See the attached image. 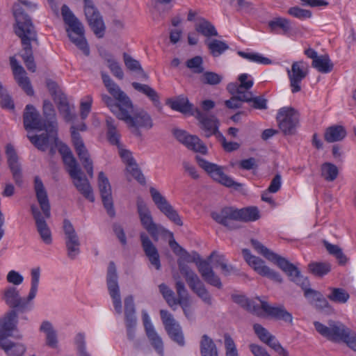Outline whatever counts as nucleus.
Here are the masks:
<instances>
[{"label": "nucleus", "instance_id": "nucleus-5", "mask_svg": "<svg viewBox=\"0 0 356 356\" xmlns=\"http://www.w3.org/2000/svg\"><path fill=\"white\" fill-rule=\"evenodd\" d=\"M212 218L219 224L235 229L237 227L236 221H255L259 218V211L257 207H251L241 209L232 207H225L220 212H212Z\"/></svg>", "mask_w": 356, "mask_h": 356}, {"label": "nucleus", "instance_id": "nucleus-56", "mask_svg": "<svg viewBox=\"0 0 356 356\" xmlns=\"http://www.w3.org/2000/svg\"><path fill=\"white\" fill-rule=\"evenodd\" d=\"M15 79L17 81L18 85L25 91V92L31 96L33 95V90L31 85L29 79L25 73H19L14 74Z\"/></svg>", "mask_w": 356, "mask_h": 356}, {"label": "nucleus", "instance_id": "nucleus-24", "mask_svg": "<svg viewBox=\"0 0 356 356\" xmlns=\"http://www.w3.org/2000/svg\"><path fill=\"white\" fill-rule=\"evenodd\" d=\"M253 329L259 339L264 343L267 344L276 353L282 356H288V351L284 348L275 337L271 334L265 327L260 324H254Z\"/></svg>", "mask_w": 356, "mask_h": 356}, {"label": "nucleus", "instance_id": "nucleus-42", "mask_svg": "<svg viewBox=\"0 0 356 356\" xmlns=\"http://www.w3.org/2000/svg\"><path fill=\"white\" fill-rule=\"evenodd\" d=\"M131 85L136 90L146 95L155 106H158L160 104L159 94L149 86L138 82H133Z\"/></svg>", "mask_w": 356, "mask_h": 356}, {"label": "nucleus", "instance_id": "nucleus-2", "mask_svg": "<svg viewBox=\"0 0 356 356\" xmlns=\"http://www.w3.org/2000/svg\"><path fill=\"white\" fill-rule=\"evenodd\" d=\"M250 242L252 247L258 253L263 255L268 260L275 264L289 277L291 281L301 286L304 291V296L310 304L314 305V303L321 298L322 294L320 292L308 287V280L301 275L300 271L292 263L286 258L271 251L259 241L256 239H251Z\"/></svg>", "mask_w": 356, "mask_h": 356}, {"label": "nucleus", "instance_id": "nucleus-31", "mask_svg": "<svg viewBox=\"0 0 356 356\" xmlns=\"http://www.w3.org/2000/svg\"><path fill=\"white\" fill-rule=\"evenodd\" d=\"M198 271L202 279L209 285L222 289V284L220 277L214 272L209 261H203L198 264Z\"/></svg>", "mask_w": 356, "mask_h": 356}, {"label": "nucleus", "instance_id": "nucleus-27", "mask_svg": "<svg viewBox=\"0 0 356 356\" xmlns=\"http://www.w3.org/2000/svg\"><path fill=\"white\" fill-rule=\"evenodd\" d=\"M141 246L151 264L156 269H161L160 257L156 247L145 232L140 234Z\"/></svg>", "mask_w": 356, "mask_h": 356}, {"label": "nucleus", "instance_id": "nucleus-14", "mask_svg": "<svg viewBox=\"0 0 356 356\" xmlns=\"http://www.w3.org/2000/svg\"><path fill=\"white\" fill-rule=\"evenodd\" d=\"M84 13L95 35L99 38H103L105 34L106 26L102 15L92 0H84Z\"/></svg>", "mask_w": 356, "mask_h": 356}, {"label": "nucleus", "instance_id": "nucleus-54", "mask_svg": "<svg viewBox=\"0 0 356 356\" xmlns=\"http://www.w3.org/2000/svg\"><path fill=\"white\" fill-rule=\"evenodd\" d=\"M324 245L327 252L334 255L340 264H344L347 261L346 255L343 253L342 250L337 245H333L327 241H324Z\"/></svg>", "mask_w": 356, "mask_h": 356}, {"label": "nucleus", "instance_id": "nucleus-10", "mask_svg": "<svg viewBox=\"0 0 356 356\" xmlns=\"http://www.w3.org/2000/svg\"><path fill=\"white\" fill-rule=\"evenodd\" d=\"M136 206L141 225L150 234L154 241H159V237L161 234H168L172 236V232L154 222L149 208L141 197L137 198Z\"/></svg>", "mask_w": 356, "mask_h": 356}, {"label": "nucleus", "instance_id": "nucleus-50", "mask_svg": "<svg viewBox=\"0 0 356 356\" xmlns=\"http://www.w3.org/2000/svg\"><path fill=\"white\" fill-rule=\"evenodd\" d=\"M232 300L240 305L242 307L252 313H257L259 309V306L256 305L253 301L248 299L243 295H232Z\"/></svg>", "mask_w": 356, "mask_h": 356}, {"label": "nucleus", "instance_id": "nucleus-15", "mask_svg": "<svg viewBox=\"0 0 356 356\" xmlns=\"http://www.w3.org/2000/svg\"><path fill=\"white\" fill-rule=\"evenodd\" d=\"M242 254L245 261L257 273L267 277L276 282L281 283L282 282V278L277 272L266 266L264 261L261 259L252 254L250 250L243 249Z\"/></svg>", "mask_w": 356, "mask_h": 356}, {"label": "nucleus", "instance_id": "nucleus-9", "mask_svg": "<svg viewBox=\"0 0 356 356\" xmlns=\"http://www.w3.org/2000/svg\"><path fill=\"white\" fill-rule=\"evenodd\" d=\"M314 325L319 334L334 343L343 342L351 330L342 322L334 320H329L327 325L314 321Z\"/></svg>", "mask_w": 356, "mask_h": 356}, {"label": "nucleus", "instance_id": "nucleus-16", "mask_svg": "<svg viewBox=\"0 0 356 356\" xmlns=\"http://www.w3.org/2000/svg\"><path fill=\"white\" fill-rule=\"evenodd\" d=\"M277 120L280 130L285 135H291L298 124L299 113L292 107H283L277 113Z\"/></svg>", "mask_w": 356, "mask_h": 356}, {"label": "nucleus", "instance_id": "nucleus-11", "mask_svg": "<svg viewBox=\"0 0 356 356\" xmlns=\"http://www.w3.org/2000/svg\"><path fill=\"white\" fill-rule=\"evenodd\" d=\"M86 125L84 123L81 124L76 127L72 126L71 127V136L72 143L75 149V151L82 163V165L87 173L90 177H93V165L92 161L90 159V154L86 147L81 137V135L77 131V130L80 131H86Z\"/></svg>", "mask_w": 356, "mask_h": 356}, {"label": "nucleus", "instance_id": "nucleus-63", "mask_svg": "<svg viewBox=\"0 0 356 356\" xmlns=\"http://www.w3.org/2000/svg\"><path fill=\"white\" fill-rule=\"evenodd\" d=\"M126 170L140 184H145V178L144 175H143L141 170L139 169L136 162L130 163V165L126 166Z\"/></svg>", "mask_w": 356, "mask_h": 356}, {"label": "nucleus", "instance_id": "nucleus-58", "mask_svg": "<svg viewBox=\"0 0 356 356\" xmlns=\"http://www.w3.org/2000/svg\"><path fill=\"white\" fill-rule=\"evenodd\" d=\"M159 291L170 307H172L177 305V298H175V293L171 289H170L165 284H161L159 286Z\"/></svg>", "mask_w": 356, "mask_h": 356}, {"label": "nucleus", "instance_id": "nucleus-47", "mask_svg": "<svg viewBox=\"0 0 356 356\" xmlns=\"http://www.w3.org/2000/svg\"><path fill=\"white\" fill-rule=\"evenodd\" d=\"M321 177L327 181H333L339 175V170L334 164L326 162L323 163L321 167Z\"/></svg>", "mask_w": 356, "mask_h": 356}, {"label": "nucleus", "instance_id": "nucleus-19", "mask_svg": "<svg viewBox=\"0 0 356 356\" xmlns=\"http://www.w3.org/2000/svg\"><path fill=\"white\" fill-rule=\"evenodd\" d=\"M67 257L74 259L80 253L81 243L71 222L65 219L63 225Z\"/></svg>", "mask_w": 356, "mask_h": 356}, {"label": "nucleus", "instance_id": "nucleus-61", "mask_svg": "<svg viewBox=\"0 0 356 356\" xmlns=\"http://www.w3.org/2000/svg\"><path fill=\"white\" fill-rule=\"evenodd\" d=\"M74 343L79 356H91V355L87 351L85 334L83 333H78L76 335Z\"/></svg>", "mask_w": 356, "mask_h": 356}, {"label": "nucleus", "instance_id": "nucleus-39", "mask_svg": "<svg viewBox=\"0 0 356 356\" xmlns=\"http://www.w3.org/2000/svg\"><path fill=\"white\" fill-rule=\"evenodd\" d=\"M124 318L126 326L136 325V308L134 298L131 295L124 298Z\"/></svg>", "mask_w": 356, "mask_h": 356}, {"label": "nucleus", "instance_id": "nucleus-20", "mask_svg": "<svg viewBox=\"0 0 356 356\" xmlns=\"http://www.w3.org/2000/svg\"><path fill=\"white\" fill-rule=\"evenodd\" d=\"M308 72V65L303 60L293 62L291 65V68L287 70V74L293 93L301 90L300 83L307 76Z\"/></svg>", "mask_w": 356, "mask_h": 356}, {"label": "nucleus", "instance_id": "nucleus-7", "mask_svg": "<svg viewBox=\"0 0 356 356\" xmlns=\"http://www.w3.org/2000/svg\"><path fill=\"white\" fill-rule=\"evenodd\" d=\"M127 107L129 108L124 109L123 113H120L119 120L124 122L134 134L140 136L141 135L140 129L148 130L152 128V119L145 111L143 109L134 111L131 102Z\"/></svg>", "mask_w": 356, "mask_h": 356}, {"label": "nucleus", "instance_id": "nucleus-60", "mask_svg": "<svg viewBox=\"0 0 356 356\" xmlns=\"http://www.w3.org/2000/svg\"><path fill=\"white\" fill-rule=\"evenodd\" d=\"M186 65L193 73L201 74L204 72L203 60L200 56L188 59Z\"/></svg>", "mask_w": 356, "mask_h": 356}, {"label": "nucleus", "instance_id": "nucleus-17", "mask_svg": "<svg viewBox=\"0 0 356 356\" xmlns=\"http://www.w3.org/2000/svg\"><path fill=\"white\" fill-rule=\"evenodd\" d=\"M149 192L152 200L159 209L170 221L179 226L183 225V222L177 211L168 202L159 191L154 188H150Z\"/></svg>", "mask_w": 356, "mask_h": 356}, {"label": "nucleus", "instance_id": "nucleus-4", "mask_svg": "<svg viewBox=\"0 0 356 356\" xmlns=\"http://www.w3.org/2000/svg\"><path fill=\"white\" fill-rule=\"evenodd\" d=\"M60 154L67 167L68 173L73 179L76 189L89 201L93 202L95 197L91 186L86 178L81 177V170L68 146L61 145Z\"/></svg>", "mask_w": 356, "mask_h": 356}, {"label": "nucleus", "instance_id": "nucleus-32", "mask_svg": "<svg viewBox=\"0 0 356 356\" xmlns=\"http://www.w3.org/2000/svg\"><path fill=\"white\" fill-rule=\"evenodd\" d=\"M167 104H168L172 110L194 116L196 114L195 111L199 110L189 102L188 98L184 96H179L175 99H169Z\"/></svg>", "mask_w": 356, "mask_h": 356}, {"label": "nucleus", "instance_id": "nucleus-35", "mask_svg": "<svg viewBox=\"0 0 356 356\" xmlns=\"http://www.w3.org/2000/svg\"><path fill=\"white\" fill-rule=\"evenodd\" d=\"M5 337L4 341L1 344V348L4 351L7 356H24L26 351V346L19 342H15Z\"/></svg>", "mask_w": 356, "mask_h": 356}, {"label": "nucleus", "instance_id": "nucleus-51", "mask_svg": "<svg viewBox=\"0 0 356 356\" xmlns=\"http://www.w3.org/2000/svg\"><path fill=\"white\" fill-rule=\"evenodd\" d=\"M207 46L211 54L214 57L220 56L229 49V46L224 41L216 39L208 42Z\"/></svg>", "mask_w": 356, "mask_h": 356}, {"label": "nucleus", "instance_id": "nucleus-28", "mask_svg": "<svg viewBox=\"0 0 356 356\" xmlns=\"http://www.w3.org/2000/svg\"><path fill=\"white\" fill-rule=\"evenodd\" d=\"M195 112V116L199 120L205 137L209 138L218 134V120L214 115L203 113L200 110H196Z\"/></svg>", "mask_w": 356, "mask_h": 356}, {"label": "nucleus", "instance_id": "nucleus-13", "mask_svg": "<svg viewBox=\"0 0 356 356\" xmlns=\"http://www.w3.org/2000/svg\"><path fill=\"white\" fill-rule=\"evenodd\" d=\"M106 284L108 293L112 299L113 307L118 314L122 312V300L118 285V276L113 261H110L106 275Z\"/></svg>", "mask_w": 356, "mask_h": 356}, {"label": "nucleus", "instance_id": "nucleus-45", "mask_svg": "<svg viewBox=\"0 0 356 356\" xmlns=\"http://www.w3.org/2000/svg\"><path fill=\"white\" fill-rule=\"evenodd\" d=\"M200 353L202 356H218L217 348L213 340L204 334L200 342Z\"/></svg>", "mask_w": 356, "mask_h": 356}, {"label": "nucleus", "instance_id": "nucleus-33", "mask_svg": "<svg viewBox=\"0 0 356 356\" xmlns=\"http://www.w3.org/2000/svg\"><path fill=\"white\" fill-rule=\"evenodd\" d=\"M80 31L76 29V26L70 28L72 32L67 29L68 36L70 40L80 49L86 56H89L90 49L86 39L84 37V29L82 24H80Z\"/></svg>", "mask_w": 356, "mask_h": 356}, {"label": "nucleus", "instance_id": "nucleus-29", "mask_svg": "<svg viewBox=\"0 0 356 356\" xmlns=\"http://www.w3.org/2000/svg\"><path fill=\"white\" fill-rule=\"evenodd\" d=\"M6 154L8 157V164L13 175L15 184L22 186L23 183L22 173L18 156L13 146L8 144L6 147Z\"/></svg>", "mask_w": 356, "mask_h": 356}, {"label": "nucleus", "instance_id": "nucleus-38", "mask_svg": "<svg viewBox=\"0 0 356 356\" xmlns=\"http://www.w3.org/2000/svg\"><path fill=\"white\" fill-rule=\"evenodd\" d=\"M346 129L341 125H332L325 129V140L330 143L342 140L346 136Z\"/></svg>", "mask_w": 356, "mask_h": 356}, {"label": "nucleus", "instance_id": "nucleus-46", "mask_svg": "<svg viewBox=\"0 0 356 356\" xmlns=\"http://www.w3.org/2000/svg\"><path fill=\"white\" fill-rule=\"evenodd\" d=\"M146 335L154 350L160 356L164 355L163 342L161 337L156 332L155 328L145 332Z\"/></svg>", "mask_w": 356, "mask_h": 356}, {"label": "nucleus", "instance_id": "nucleus-64", "mask_svg": "<svg viewBox=\"0 0 356 356\" xmlns=\"http://www.w3.org/2000/svg\"><path fill=\"white\" fill-rule=\"evenodd\" d=\"M175 289L178 296V298H177V305L181 300H189L187 289H186L184 283L181 280H177L176 281Z\"/></svg>", "mask_w": 356, "mask_h": 356}, {"label": "nucleus", "instance_id": "nucleus-55", "mask_svg": "<svg viewBox=\"0 0 356 356\" xmlns=\"http://www.w3.org/2000/svg\"><path fill=\"white\" fill-rule=\"evenodd\" d=\"M15 79L17 81L18 85L25 91V92L31 96L33 95V90L31 85L29 79L25 73H19L14 74Z\"/></svg>", "mask_w": 356, "mask_h": 356}, {"label": "nucleus", "instance_id": "nucleus-26", "mask_svg": "<svg viewBox=\"0 0 356 356\" xmlns=\"http://www.w3.org/2000/svg\"><path fill=\"white\" fill-rule=\"evenodd\" d=\"M23 118L24 126L26 130L46 131V126L40 119V113L33 105L28 104L26 106Z\"/></svg>", "mask_w": 356, "mask_h": 356}, {"label": "nucleus", "instance_id": "nucleus-41", "mask_svg": "<svg viewBox=\"0 0 356 356\" xmlns=\"http://www.w3.org/2000/svg\"><path fill=\"white\" fill-rule=\"evenodd\" d=\"M312 66L319 72L327 74L333 70L334 64L327 54H323L313 60Z\"/></svg>", "mask_w": 356, "mask_h": 356}, {"label": "nucleus", "instance_id": "nucleus-36", "mask_svg": "<svg viewBox=\"0 0 356 356\" xmlns=\"http://www.w3.org/2000/svg\"><path fill=\"white\" fill-rule=\"evenodd\" d=\"M40 332L45 334L46 345L51 348H56L58 343L57 332L52 323L49 321H43L39 328Z\"/></svg>", "mask_w": 356, "mask_h": 356}, {"label": "nucleus", "instance_id": "nucleus-12", "mask_svg": "<svg viewBox=\"0 0 356 356\" xmlns=\"http://www.w3.org/2000/svg\"><path fill=\"white\" fill-rule=\"evenodd\" d=\"M195 160L199 166L202 168L215 181L227 187H233L238 189L242 185L234 181L230 177L223 172V167L216 163H211L202 156L197 155Z\"/></svg>", "mask_w": 356, "mask_h": 356}, {"label": "nucleus", "instance_id": "nucleus-18", "mask_svg": "<svg viewBox=\"0 0 356 356\" xmlns=\"http://www.w3.org/2000/svg\"><path fill=\"white\" fill-rule=\"evenodd\" d=\"M161 318L165 330L170 338L180 346L185 345L184 336L179 323L166 310L160 311Z\"/></svg>", "mask_w": 356, "mask_h": 356}, {"label": "nucleus", "instance_id": "nucleus-3", "mask_svg": "<svg viewBox=\"0 0 356 356\" xmlns=\"http://www.w3.org/2000/svg\"><path fill=\"white\" fill-rule=\"evenodd\" d=\"M34 190L42 213L35 205H31V213L41 239L44 243L49 245L52 243V237L46 220L51 216L50 204L44 184L38 177L34 179Z\"/></svg>", "mask_w": 356, "mask_h": 356}, {"label": "nucleus", "instance_id": "nucleus-40", "mask_svg": "<svg viewBox=\"0 0 356 356\" xmlns=\"http://www.w3.org/2000/svg\"><path fill=\"white\" fill-rule=\"evenodd\" d=\"M106 124L107 127L106 136L108 142L113 145L120 147L121 145L120 142V134L117 129V124L114 119L111 117L106 118Z\"/></svg>", "mask_w": 356, "mask_h": 356}, {"label": "nucleus", "instance_id": "nucleus-49", "mask_svg": "<svg viewBox=\"0 0 356 356\" xmlns=\"http://www.w3.org/2000/svg\"><path fill=\"white\" fill-rule=\"evenodd\" d=\"M308 269L315 276L323 277L331 270V265L328 262H312Z\"/></svg>", "mask_w": 356, "mask_h": 356}, {"label": "nucleus", "instance_id": "nucleus-34", "mask_svg": "<svg viewBox=\"0 0 356 356\" xmlns=\"http://www.w3.org/2000/svg\"><path fill=\"white\" fill-rule=\"evenodd\" d=\"M43 115L44 118L43 123L46 126V131H56L58 127L56 114L53 104L48 100H44L43 102Z\"/></svg>", "mask_w": 356, "mask_h": 356}, {"label": "nucleus", "instance_id": "nucleus-62", "mask_svg": "<svg viewBox=\"0 0 356 356\" xmlns=\"http://www.w3.org/2000/svg\"><path fill=\"white\" fill-rule=\"evenodd\" d=\"M222 79V76L213 72H205L202 76L201 81L203 83L211 86L219 84Z\"/></svg>", "mask_w": 356, "mask_h": 356}, {"label": "nucleus", "instance_id": "nucleus-37", "mask_svg": "<svg viewBox=\"0 0 356 356\" xmlns=\"http://www.w3.org/2000/svg\"><path fill=\"white\" fill-rule=\"evenodd\" d=\"M55 102L65 120L66 122L72 121L75 117V114L72 111L74 106L71 107L70 106L66 97L63 94L58 95L55 97Z\"/></svg>", "mask_w": 356, "mask_h": 356}, {"label": "nucleus", "instance_id": "nucleus-25", "mask_svg": "<svg viewBox=\"0 0 356 356\" xmlns=\"http://www.w3.org/2000/svg\"><path fill=\"white\" fill-rule=\"evenodd\" d=\"M29 139L38 149L41 151H46L50 144L54 143L55 146L58 147L60 152V147L61 145L67 146L65 144L60 142L57 136V129L52 132H47L40 135L28 136Z\"/></svg>", "mask_w": 356, "mask_h": 356}, {"label": "nucleus", "instance_id": "nucleus-1", "mask_svg": "<svg viewBox=\"0 0 356 356\" xmlns=\"http://www.w3.org/2000/svg\"><path fill=\"white\" fill-rule=\"evenodd\" d=\"M22 5L25 6L29 10L35 9L36 5L27 0L19 1L14 4L13 8L17 26L15 33L21 38L23 45L21 56L27 69L34 72L36 70V65L31 42L37 40V34L31 18L24 13Z\"/></svg>", "mask_w": 356, "mask_h": 356}, {"label": "nucleus", "instance_id": "nucleus-21", "mask_svg": "<svg viewBox=\"0 0 356 356\" xmlns=\"http://www.w3.org/2000/svg\"><path fill=\"white\" fill-rule=\"evenodd\" d=\"M98 187L104 207L108 215L111 218L115 217V211L113 207L111 186L108 179L103 172H100L98 175Z\"/></svg>", "mask_w": 356, "mask_h": 356}, {"label": "nucleus", "instance_id": "nucleus-8", "mask_svg": "<svg viewBox=\"0 0 356 356\" xmlns=\"http://www.w3.org/2000/svg\"><path fill=\"white\" fill-rule=\"evenodd\" d=\"M178 266L191 290L207 305L213 304V298L197 275L184 262L179 261Z\"/></svg>", "mask_w": 356, "mask_h": 356}, {"label": "nucleus", "instance_id": "nucleus-22", "mask_svg": "<svg viewBox=\"0 0 356 356\" xmlns=\"http://www.w3.org/2000/svg\"><path fill=\"white\" fill-rule=\"evenodd\" d=\"M173 135L177 140L184 145L188 149L202 154L207 153V146L196 136L190 135L186 131L175 129Z\"/></svg>", "mask_w": 356, "mask_h": 356}, {"label": "nucleus", "instance_id": "nucleus-6", "mask_svg": "<svg viewBox=\"0 0 356 356\" xmlns=\"http://www.w3.org/2000/svg\"><path fill=\"white\" fill-rule=\"evenodd\" d=\"M101 75L105 87L115 99H113L107 95H103L102 96V101L109 107L111 111L120 119V113H123L124 109L128 108L127 106L131 101L106 73L102 72Z\"/></svg>", "mask_w": 356, "mask_h": 356}, {"label": "nucleus", "instance_id": "nucleus-52", "mask_svg": "<svg viewBox=\"0 0 356 356\" xmlns=\"http://www.w3.org/2000/svg\"><path fill=\"white\" fill-rule=\"evenodd\" d=\"M61 13L65 22L69 25L70 28L76 26V29L80 31V24H81L79 19L71 12L69 7L63 5L61 8Z\"/></svg>", "mask_w": 356, "mask_h": 356}, {"label": "nucleus", "instance_id": "nucleus-23", "mask_svg": "<svg viewBox=\"0 0 356 356\" xmlns=\"http://www.w3.org/2000/svg\"><path fill=\"white\" fill-rule=\"evenodd\" d=\"M3 299L10 307L22 312L31 309V302L33 300H29V296L26 298H21L18 290L14 286H10L5 290Z\"/></svg>", "mask_w": 356, "mask_h": 356}, {"label": "nucleus", "instance_id": "nucleus-59", "mask_svg": "<svg viewBox=\"0 0 356 356\" xmlns=\"http://www.w3.org/2000/svg\"><path fill=\"white\" fill-rule=\"evenodd\" d=\"M249 94H242L239 95L233 96L228 100H226L225 106L232 109L238 108L241 107V102H250Z\"/></svg>", "mask_w": 356, "mask_h": 356}, {"label": "nucleus", "instance_id": "nucleus-43", "mask_svg": "<svg viewBox=\"0 0 356 356\" xmlns=\"http://www.w3.org/2000/svg\"><path fill=\"white\" fill-rule=\"evenodd\" d=\"M123 58L124 65L127 68L131 71L138 72V77L143 80H147L148 76L143 70L140 63L133 58L130 55L127 53L123 54Z\"/></svg>", "mask_w": 356, "mask_h": 356}, {"label": "nucleus", "instance_id": "nucleus-30", "mask_svg": "<svg viewBox=\"0 0 356 356\" xmlns=\"http://www.w3.org/2000/svg\"><path fill=\"white\" fill-rule=\"evenodd\" d=\"M261 307L272 318L290 324L293 323L292 314L283 305L271 306L266 301H261Z\"/></svg>", "mask_w": 356, "mask_h": 356}, {"label": "nucleus", "instance_id": "nucleus-44", "mask_svg": "<svg viewBox=\"0 0 356 356\" xmlns=\"http://www.w3.org/2000/svg\"><path fill=\"white\" fill-rule=\"evenodd\" d=\"M195 30L206 37L218 36V32L215 26L204 18H200L195 24Z\"/></svg>", "mask_w": 356, "mask_h": 356}, {"label": "nucleus", "instance_id": "nucleus-53", "mask_svg": "<svg viewBox=\"0 0 356 356\" xmlns=\"http://www.w3.org/2000/svg\"><path fill=\"white\" fill-rule=\"evenodd\" d=\"M327 298L335 302L346 303L350 298L348 292L341 288H332L331 293L327 296Z\"/></svg>", "mask_w": 356, "mask_h": 356}, {"label": "nucleus", "instance_id": "nucleus-48", "mask_svg": "<svg viewBox=\"0 0 356 356\" xmlns=\"http://www.w3.org/2000/svg\"><path fill=\"white\" fill-rule=\"evenodd\" d=\"M268 26L270 31L274 33L280 29L283 33H286L291 29L290 21L282 17H277L270 20L268 22Z\"/></svg>", "mask_w": 356, "mask_h": 356}, {"label": "nucleus", "instance_id": "nucleus-57", "mask_svg": "<svg viewBox=\"0 0 356 356\" xmlns=\"http://www.w3.org/2000/svg\"><path fill=\"white\" fill-rule=\"evenodd\" d=\"M40 276V268H35L31 270V286L29 293V300H33L37 294L39 280Z\"/></svg>", "mask_w": 356, "mask_h": 356}]
</instances>
